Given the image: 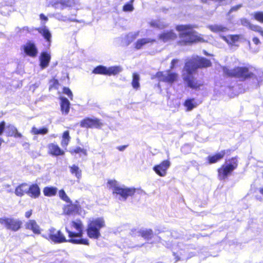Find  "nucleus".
Listing matches in <instances>:
<instances>
[{"label": "nucleus", "instance_id": "1", "mask_svg": "<svg viewBox=\"0 0 263 263\" xmlns=\"http://www.w3.org/2000/svg\"><path fill=\"white\" fill-rule=\"evenodd\" d=\"M211 65L210 61L202 58L196 56L193 57L186 62L184 68L186 73L183 74V79L187 83L189 87L197 89L199 88L202 84L196 81L192 76V73L199 68H204L210 67Z\"/></svg>", "mask_w": 263, "mask_h": 263}, {"label": "nucleus", "instance_id": "2", "mask_svg": "<svg viewBox=\"0 0 263 263\" xmlns=\"http://www.w3.org/2000/svg\"><path fill=\"white\" fill-rule=\"evenodd\" d=\"M176 30L179 32V36L181 42L185 44L205 41L201 34H198L196 32L193 30V27L191 25H178L176 27Z\"/></svg>", "mask_w": 263, "mask_h": 263}, {"label": "nucleus", "instance_id": "3", "mask_svg": "<svg viewBox=\"0 0 263 263\" xmlns=\"http://www.w3.org/2000/svg\"><path fill=\"white\" fill-rule=\"evenodd\" d=\"M71 227L76 230V232L71 231L66 228V231L69 238V239H68V242L74 244L88 245V240L82 238L83 224L82 221L80 220L73 221L71 222Z\"/></svg>", "mask_w": 263, "mask_h": 263}, {"label": "nucleus", "instance_id": "4", "mask_svg": "<svg viewBox=\"0 0 263 263\" xmlns=\"http://www.w3.org/2000/svg\"><path fill=\"white\" fill-rule=\"evenodd\" d=\"M105 226V222L103 217L90 219L88 222L87 235L90 238L98 239L101 236L100 230Z\"/></svg>", "mask_w": 263, "mask_h": 263}, {"label": "nucleus", "instance_id": "5", "mask_svg": "<svg viewBox=\"0 0 263 263\" xmlns=\"http://www.w3.org/2000/svg\"><path fill=\"white\" fill-rule=\"evenodd\" d=\"M237 160L235 158L226 160L225 163L218 169V176L221 180L225 179L237 167Z\"/></svg>", "mask_w": 263, "mask_h": 263}, {"label": "nucleus", "instance_id": "6", "mask_svg": "<svg viewBox=\"0 0 263 263\" xmlns=\"http://www.w3.org/2000/svg\"><path fill=\"white\" fill-rule=\"evenodd\" d=\"M223 71L228 76L236 77L241 80H245L249 77H251L252 75V72L249 71L248 68L246 67H238L233 69H229L227 67H223Z\"/></svg>", "mask_w": 263, "mask_h": 263}, {"label": "nucleus", "instance_id": "7", "mask_svg": "<svg viewBox=\"0 0 263 263\" xmlns=\"http://www.w3.org/2000/svg\"><path fill=\"white\" fill-rule=\"evenodd\" d=\"M43 236L47 239L50 240L54 243H62L68 242L65 236L60 231L57 230L53 228L49 229L47 235H43Z\"/></svg>", "mask_w": 263, "mask_h": 263}, {"label": "nucleus", "instance_id": "8", "mask_svg": "<svg viewBox=\"0 0 263 263\" xmlns=\"http://www.w3.org/2000/svg\"><path fill=\"white\" fill-rule=\"evenodd\" d=\"M241 21L243 26L248 27L253 31L258 32L263 37V30L259 26L255 24L256 21L263 23V17H252L250 21L244 18Z\"/></svg>", "mask_w": 263, "mask_h": 263}, {"label": "nucleus", "instance_id": "9", "mask_svg": "<svg viewBox=\"0 0 263 263\" xmlns=\"http://www.w3.org/2000/svg\"><path fill=\"white\" fill-rule=\"evenodd\" d=\"M0 223L7 229L17 231L21 228L22 222L18 219L3 217L0 218Z\"/></svg>", "mask_w": 263, "mask_h": 263}, {"label": "nucleus", "instance_id": "10", "mask_svg": "<svg viewBox=\"0 0 263 263\" xmlns=\"http://www.w3.org/2000/svg\"><path fill=\"white\" fill-rule=\"evenodd\" d=\"M136 191L134 187H127L124 185H121L116 191H113V194L120 196L119 199L125 201L128 196L133 195Z\"/></svg>", "mask_w": 263, "mask_h": 263}, {"label": "nucleus", "instance_id": "11", "mask_svg": "<svg viewBox=\"0 0 263 263\" xmlns=\"http://www.w3.org/2000/svg\"><path fill=\"white\" fill-rule=\"evenodd\" d=\"M170 166L171 162L168 160H166L163 161L160 164L155 165L153 170L158 176L165 177Z\"/></svg>", "mask_w": 263, "mask_h": 263}, {"label": "nucleus", "instance_id": "12", "mask_svg": "<svg viewBox=\"0 0 263 263\" xmlns=\"http://www.w3.org/2000/svg\"><path fill=\"white\" fill-rule=\"evenodd\" d=\"M133 236H141L145 239L149 240L153 236V231L152 229L146 228L134 229L131 230Z\"/></svg>", "mask_w": 263, "mask_h": 263}, {"label": "nucleus", "instance_id": "13", "mask_svg": "<svg viewBox=\"0 0 263 263\" xmlns=\"http://www.w3.org/2000/svg\"><path fill=\"white\" fill-rule=\"evenodd\" d=\"M157 77L160 81L172 84L177 80L178 74L175 73L171 72L170 71H166L158 72Z\"/></svg>", "mask_w": 263, "mask_h": 263}, {"label": "nucleus", "instance_id": "14", "mask_svg": "<svg viewBox=\"0 0 263 263\" xmlns=\"http://www.w3.org/2000/svg\"><path fill=\"white\" fill-rule=\"evenodd\" d=\"M80 125L85 128H99L102 124L100 120L97 118H86L81 122Z\"/></svg>", "mask_w": 263, "mask_h": 263}, {"label": "nucleus", "instance_id": "15", "mask_svg": "<svg viewBox=\"0 0 263 263\" xmlns=\"http://www.w3.org/2000/svg\"><path fill=\"white\" fill-rule=\"evenodd\" d=\"M52 6L56 9H64L73 7L78 2L77 0H55Z\"/></svg>", "mask_w": 263, "mask_h": 263}, {"label": "nucleus", "instance_id": "16", "mask_svg": "<svg viewBox=\"0 0 263 263\" xmlns=\"http://www.w3.org/2000/svg\"><path fill=\"white\" fill-rule=\"evenodd\" d=\"M24 52L29 57H35L36 56L38 50L35 45L31 42H27L22 46Z\"/></svg>", "mask_w": 263, "mask_h": 263}, {"label": "nucleus", "instance_id": "17", "mask_svg": "<svg viewBox=\"0 0 263 263\" xmlns=\"http://www.w3.org/2000/svg\"><path fill=\"white\" fill-rule=\"evenodd\" d=\"M177 36V34L173 30H170L160 34L159 35V39L165 43L175 40Z\"/></svg>", "mask_w": 263, "mask_h": 263}, {"label": "nucleus", "instance_id": "18", "mask_svg": "<svg viewBox=\"0 0 263 263\" xmlns=\"http://www.w3.org/2000/svg\"><path fill=\"white\" fill-rule=\"evenodd\" d=\"M155 42V40L151 38H142L138 39L135 43L134 47L137 49H141L147 44H152Z\"/></svg>", "mask_w": 263, "mask_h": 263}, {"label": "nucleus", "instance_id": "19", "mask_svg": "<svg viewBox=\"0 0 263 263\" xmlns=\"http://www.w3.org/2000/svg\"><path fill=\"white\" fill-rule=\"evenodd\" d=\"M40 66L42 69L46 68L51 59V56L47 52H43L40 57Z\"/></svg>", "mask_w": 263, "mask_h": 263}, {"label": "nucleus", "instance_id": "20", "mask_svg": "<svg viewBox=\"0 0 263 263\" xmlns=\"http://www.w3.org/2000/svg\"><path fill=\"white\" fill-rule=\"evenodd\" d=\"M80 206L77 204H69L64 206L63 212L66 215H73L79 212Z\"/></svg>", "mask_w": 263, "mask_h": 263}, {"label": "nucleus", "instance_id": "21", "mask_svg": "<svg viewBox=\"0 0 263 263\" xmlns=\"http://www.w3.org/2000/svg\"><path fill=\"white\" fill-rule=\"evenodd\" d=\"M27 195L33 198L39 197L40 195V189L39 186L36 184L29 185Z\"/></svg>", "mask_w": 263, "mask_h": 263}, {"label": "nucleus", "instance_id": "22", "mask_svg": "<svg viewBox=\"0 0 263 263\" xmlns=\"http://www.w3.org/2000/svg\"><path fill=\"white\" fill-rule=\"evenodd\" d=\"M48 149L50 154L53 156H58L63 155L64 154V151L57 144L54 143L49 144Z\"/></svg>", "mask_w": 263, "mask_h": 263}, {"label": "nucleus", "instance_id": "23", "mask_svg": "<svg viewBox=\"0 0 263 263\" xmlns=\"http://www.w3.org/2000/svg\"><path fill=\"white\" fill-rule=\"evenodd\" d=\"M26 228L27 229L31 230L35 234H40L41 230L39 226L34 220H30L26 223Z\"/></svg>", "mask_w": 263, "mask_h": 263}, {"label": "nucleus", "instance_id": "24", "mask_svg": "<svg viewBox=\"0 0 263 263\" xmlns=\"http://www.w3.org/2000/svg\"><path fill=\"white\" fill-rule=\"evenodd\" d=\"M28 191H29V185L27 183H23L16 187L15 194L17 196L22 197L25 194H27Z\"/></svg>", "mask_w": 263, "mask_h": 263}, {"label": "nucleus", "instance_id": "25", "mask_svg": "<svg viewBox=\"0 0 263 263\" xmlns=\"http://www.w3.org/2000/svg\"><path fill=\"white\" fill-rule=\"evenodd\" d=\"M61 109L63 115H67L69 111L70 102L66 98L61 97Z\"/></svg>", "mask_w": 263, "mask_h": 263}, {"label": "nucleus", "instance_id": "26", "mask_svg": "<svg viewBox=\"0 0 263 263\" xmlns=\"http://www.w3.org/2000/svg\"><path fill=\"white\" fill-rule=\"evenodd\" d=\"M198 105L195 99H188L184 103L186 111H191Z\"/></svg>", "mask_w": 263, "mask_h": 263}, {"label": "nucleus", "instance_id": "27", "mask_svg": "<svg viewBox=\"0 0 263 263\" xmlns=\"http://www.w3.org/2000/svg\"><path fill=\"white\" fill-rule=\"evenodd\" d=\"M38 31L48 42L50 43L51 42V34L46 27L40 28Z\"/></svg>", "mask_w": 263, "mask_h": 263}, {"label": "nucleus", "instance_id": "28", "mask_svg": "<svg viewBox=\"0 0 263 263\" xmlns=\"http://www.w3.org/2000/svg\"><path fill=\"white\" fill-rule=\"evenodd\" d=\"M209 28L213 32L216 33L224 32L228 31L227 27L223 26L221 25H214L209 26Z\"/></svg>", "mask_w": 263, "mask_h": 263}, {"label": "nucleus", "instance_id": "29", "mask_svg": "<svg viewBox=\"0 0 263 263\" xmlns=\"http://www.w3.org/2000/svg\"><path fill=\"white\" fill-rule=\"evenodd\" d=\"M225 155V151H221L214 156H210L208 157V160L210 163H214L222 159Z\"/></svg>", "mask_w": 263, "mask_h": 263}, {"label": "nucleus", "instance_id": "30", "mask_svg": "<svg viewBox=\"0 0 263 263\" xmlns=\"http://www.w3.org/2000/svg\"><path fill=\"white\" fill-rule=\"evenodd\" d=\"M122 71V68L120 66H115L107 67V75H116Z\"/></svg>", "mask_w": 263, "mask_h": 263}, {"label": "nucleus", "instance_id": "31", "mask_svg": "<svg viewBox=\"0 0 263 263\" xmlns=\"http://www.w3.org/2000/svg\"><path fill=\"white\" fill-rule=\"evenodd\" d=\"M69 168L70 173L74 175L78 180H80L82 177V171L78 166L74 164L70 166Z\"/></svg>", "mask_w": 263, "mask_h": 263}, {"label": "nucleus", "instance_id": "32", "mask_svg": "<svg viewBox=\"0 0 263 263\" xmlns=\"http://www.w3.org/2000/svg\"><path fill=\"white\" fill-rule=\"evenodd\" d=\"M58 191V189L55 187H45L44 189L43 193L45 196L51 197L55 195Z\"/></svg>", "mask_w": 263, "mask_h": 263}, {"label": "nucleus", "instance_id": "33", "mask_svg": "<svg viewBox=\"0 0 263 263\" xmlns=\"http://www.w3.org/2000/svg\"><path fill=\"white\" fill-rule=\"evenodd\" d=\"M70 140V137L69 132L68 130L64 132L62 136V139L61 143V146L63 147H66L69 144Z\"/></svg>", "mask_w": 263, "mask_h": 263}, {"label": "nucleus", "instance_id": "34", "mask_svg": "<svg viewBox=\"0 0 263 263\" xmlns=\"http://www.w3.org/2000/svg\"><path fill=\"white\" fill-rule=\"evenodd\" d=\"M142 31H136L133 32H130L126 35V40L128 44L132 42L135 39H136L138 36L140 35V33H142ZM142 34H140V36H142Z\"/></svg>", "mask_w": 263, "mask_h": 263}, {"label": "nucleus", "instance_id": "35", "mask_svg": "<svg viewBox=\"0 0 263 263\" xmlns=\"http://www.w3.org/2000/svg\"><path fill=\"white\" fill-rule=\"evenodd\" d=\"M48 129L46 127H43L41 128H37L35 127H33L31 129V133L33 135H44L47 134Z\"/></svg>", "mask_w": 263, "mask_h": 263}, {"label": "nucleus", "instance_id": "36", "mask_svg": "<svg viewBox=\"0 0 263 263\" xmlns=\"http://www.w3.org/2000/svg\"><path fill=\"white\" fill-rule=\"evenodd\" d=\"M222 38L228 44L231 45L235 44L239 39V36L237 35L223 36Z\"/></svg>", "mask_w": 263, "mask_h": 263}, {"label": "nucleus", "instance_id": "37", "mask_svg": "<svg viewBox=\"0 0 263 263\" xmlns=\"http://www.w3.org/2000/svg\"><path fill=\"white\" fill-rule=\"evenodd\" d=\"M92 73L107 75V67L102 65L98 66L93 70Z\"/></svg>", "mask_w": 263, "mask_h": 263}, {"label": "nucleus", "instance_id": "38", "mask_svg": "<svg viewBox=\"0 0 263 263\" xmlns=\"http://www.w3.org/2000/svg\"><path fill=\"white\" fill-rule=\"evenodd\" d=\"M119 183L115 180H109L107 183V186L113 191H116V189L120 186Z\"/></svg>", "mask_w": 263, "mask_h": 263}, {"label": "nucleus", "instance_id": "39", "mask_svg": "<svg viewBox=\"0 0 263 263\" xmlns=\"http://www.w3.org/2000/svg\"><path fill=\"white\" fill-rule=\"evenodd\" d=\"M140 77L137 73H134L133 76L132 86L135 89H138L140 86L139 84Z\"/></svg>", "mask_w": 263, "mask_h": 263}, {"label": "nucleus", "instance_id": "40", "mask_svg": "<svg viewBox=\"0 0 263 263\" xmlns=\"http://www.w3.org/2000/svg\"><path fill=\"white\" fill-rule=\"evenodd\" d=\"M70 152L72 155L74 154H79L80 156L82 155L86 156L87 155L86 150L80 147H77L74 149H71Z\"/></svg>", "mask_w": 263, "mask_h": 263}, {"label": "nucleus", "instance_id": "41", "mask_svg": "<svg viewBox=\"0 0 263 263\" xmlns=\"http://www.w3.org/2000/svg\"><path fill=\"white\" fill-rule=\"evenodd\" d=\"M134 0H130L129 2L126 3L123 7V11L125 12H130L133 10V3Z\"/></svg>", "mask_w": 263, "mask_h": 263}, {"label": "nucleus", "instance_id": "42", "mask_svg": "<svg viewBox=\"0 0 263 263\" xmlns=\"http://www.w3.org/2000/svg\"><path fill=\"white\" fill-rule=\"evenodd\" d=\"M59 195L60 198L63 200L66 201V202H70L69 198L67 196L63 190H61L59 192Z\"/></svg>", "mask_w": 263, "mask_h": 263}, {"label": "nucleus", "instance_id": "43", "mask_svg": "<svg viewBox=\"0 0 263 263\" xmlns=\"http://www.w3.org/2000/svg\"><path fill=\"white\" fill-rule=\"evenodd\" d=\"M151 26L157 27L159 29H162L166 26L165 24H164L163 23L160 22V21L152 22L151 23Z\"/></svg>", "mask_w": 263, "mask_h": 263}, {"label": "nucleus", "instance_id": "44", "mask_svg": "<svg viewBox=\"0 0 263 263\" xmlns=\"http://www.w3.org/2000/svg\"><path fill=\"white\" fill-rule=\"evenodd\" d=\"M7 129L9 130V135L11 136H12L14 133L16 132V128L13 126V125H9L7 126Z\"/></svg>", "mask_w": 263, "mask_h": 263}, {"label": "nucleus", "instance_id": "45", "mask_svg": "<svg viewBox=\"0 0 263 263\" xmlns=\"http://www.w3.org/2000/svg\"><path fill=\"white\" fill-rule=\"evenodd\" d=\"M63 92L67 95L70 98V99L72 100V93L68 88L64 87L63 88Z\"/></svg>", "mask_w": 263, "mask_h": 263}, {"label": "nucleus", "instance_id": "46", "mask_svg": "<svg viewBox=\"0 0 263 263\" xmlns=\"http://www.w3.org/2000/svg\"><path fill=\"white\" fill-rule=\"evenodd\" d=\"M201 1L202 2V3L206 4H210V2L211 1L220 4L221 2H222L223 0H201Z\"/></svg>", "mask_w": 263, "mask_h": 263}, {"label": "nucleus", "instance_id": "47", "mask_svg": "<svg viewBox=\"0 0 263 263\" xmlns=\"http://www.w3.org/2000/svg\"><path fill=\"white\" fill-rule=\"evenodd\" d=\"M241 7V5H237V6L232 7V8L229 11L228 14H230L233 11H236L238 10Z\"/></svg>", "mask_w": 263, "mask_h": 263}, {"label": "nucleus", "instance_id": "48", "mask_svg": "<svg viewBox=\"0 0 263 263\" xmlns=\"http://www.w3.org/2000/svg\"><path fill=\"white\" fill-rule=\"evenodd\" d=\"M5 122L4 121H2L0 123V135H2L3 133L4 129L5 128Z\"/></svg>", "mask_w": 263, "mask_h": 263}, {"label": "nucleus", "instance_id": "49", "mask_svg": "<svg viewBox=\"0 0 263 263\" xmlns=\"http://www.w3.org/2000/svg\"><path fill=\"white\" fill-rule=\"evenodd\" d=\"M179 62V60L178 59H174L171 62V68L173 69L175 67L177 63H178Z\"/></svg>", "mask_w": 263, "mask_h": 263}, {"label": "nucleus", "instance_id": "50", "mask_svg": "<svg viewBox=\"0 0 263 263\" xmlns=\"http://www.w3.org/2000/svg\"><path fill=\"white\" fill-rule=\"evenodd\" d=\"M253 16H263V12L261 11H256L253 14H252Z\"/></svg>", "mask_w": 263, "mask_h": 263}, {"label": "nucleus", "instance_id": "51", "mask_svg": "<svg viewBox=\"0 0 263 263\" xmlns=\"http://www.w3.org/2000/svg\"><path fill=\"white\" fill-rule=\"evenodd\" d=\"M127 147V145H124L118 146L116 147V148L117 149H118L119 151L123 152L126 148Z\"/></svg>", "mask_w": 263, "mask_h": 263}, {"label": "nucleus", "instance_id": "52", "mask_svg": "<svg viewBox=\"0 0 263 263\" xmlns=\"http://www.w3.org/2000/svg\"><path fill=\"white\" fill-rule=\"evenodd\" d=\"M252 42H253V43L254 44H255V45H258V44H260V40H259V39H258V38H257V37H253V39H252Z\"/></svg>", "mask_w": 263, "mask_h": 263}, {"label": "nucleus", "instance_id": "53", "mask_svg": "<svg viewBox=\"0 0 263 263\" xmlns=\"http://www.w3.org/2000/svg\"><path fill=\"white\" fill-rule=\"evenodd\" d=\"M13 136L15 138H21L23 136L21 133L17 132V130H16V132L14 133Z\"/></svg>", "mask_w": 263, "mask_h": 263}, {"label": "nucleus", "instance_id": "54", "mask_svg": "<svg viewBox=\"0 0 263 263\" xmlns=\"http://www.w3.org/2000/svg\"><path fill=\"white\" fill-rule=\"evenodd\" d=\"M32 214V210L28 211L25 213V216L27 218H29Z\"/></svg>", "mask_w": 263, "mask_h": 263}, {"label": "nucleus", "instance_id": "55", "mask_svg": "<svg viewBox=\"0 0 263 263\" xmlns=\"http://www.w3.org/2000/svg\"><path fill=\"white\" fill-rule=\"evenodd\" d=\"M176 231H174V232L171 233V235H172L173 237H174L175 238H177L178 237L176 235Z\"/></svg>", "mask_w": 263, "mask_h": 263}, {"label": "nucleus", "instance_id": "56", "mask_svg": "<svg viewBox=\"0 0 263 263\" xmlns=\"http://www.w3.org/2000/svg\"><path fill=\"white\" fill-rule=\"evenodd\" d=\"M70 21H71V22H78V23H81V21H78L77 20H76V19H73V20H70Z\"/></svg>", "mask_w": 263, "mask_h": 263}, {"label": "nucleus", "instance_id": "57", "mask_svg": "<svg viewBox=\"0 0 263 263\" xmlns=\"http://www.w3.org/2000/svg\"><path fill=\"white\" fill-rule=\"evenodd\" d=\"M259 192H260V194L263 195V188H261V189H259Z\"/></svg>", "mask_w": 263, "mask_h": 263}, {"label": "nucleus", "instance_id": "58", "mask_svg": "<svg viewBox=\"0 0 263 263\" xmlns=\"http://www.w3.org/2000/svg\"><path fill=\"white\" fill-rule=\"evenodd\" d=\"M203 53H204V54L205 55H209V54L207 53V52H206V51H205V50H204V51H203Z\"/></svg>", "mask_w": 263, "mask_h": 263}, {"label": "nucleus", "instance_id": "59", "mask_svg": "<svg viewBox=\"0 0 263 263\" xmlns=\"http://www.w3.org/2000/svg\"><path fill=\"white\" fill-rule=\"evenodd\" d=\"M50 137L55 138L57 137V135L55 134H52L50 135Z\"/></svg>", "mask_w": 263, "mask_h": 263}, {"label": "nucleus", "instance_id": "60", "mask_svg": "<svg viewBox=\"0 0 263 263\" xmlns=\"http://www.w3.org/2000/svg\"><path fill=\"white\" fill-rule=\"evenodd\" d=\"M39 16L42 17V16H45V15L43 13H41Z\"/></svg>", "mask_w": 263, "mask_h": 263}, {"label": "nucleus", "instance_id": "61", "mask_svg": "<svg viewBox=\"0 0 263 263\" xmlns=\"http://www.w3.org/2000/svg\"><path fill=\"white\" fill-rule=\"evenodd\" d=\"M176 258V261H177L180 259V258H178V257H177Z\"/></svg>", "mask_w": 263, "mask_h": 263}, {"label": "nucleus", "instance_id": "62", "mask_svg": "<svg viewBox=\"0 0 263 263\" xmlns=\"http://www.w3.org/2000/svg\"><path fill=\"white\" fill-rule=\"evenodd\" d=\"M127 247H133V246L128 245V246H127Z\"/></svg>", "mask_w": 263, "mask_h": 263}, {"label": "nucleus", "instance_id": "63", "mask_svg": "<svg viewBox=\"0 0 263 263\" xmlns=\"http://www.w3.org/2000/svg\"><path fill=\"white\" fill-rule=\"evenodd\" d=\"M44 18H45V20H47V17H44Z\"/></svg>", "mask_w": 263, "mask_h": 263}]
</instances>
